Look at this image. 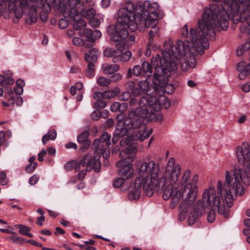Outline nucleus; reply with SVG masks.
Segmentation results:
<instances>
[{
	"label": "nucleus",
	"instance_id": "f257e3e1",
	"mask_svg": "<svg viewBox=\"0 0 250 250\" xmlns=\"http://www.w3.org/2000/svg\"><path fill=\"white\" fill-rule=\"evenodd\" d=\"M246 21V30L250 33V0H223L220 7L211 3L205 9L202 18L198 21V27L190 29L189 39L195 47L207 49L209 43L206 36L214 37V28L226 30L229 20Z\"/></svg>",
	"mask_w": 250,
	"mask_h": 250
},
{
	"label": "nucleus",
	"instance_id": "f03ea898",
	"mask_svg": "<svg viewBox=\"0 0 250 250\" xmlns=\"http://www.w3.org/2000/svg\"><path fill=\"white\" fill-rule=\"evenodd\" d=\"M158 9L157 3H150L148 0L136 5L132 1L127 2L125 7L118 10V19L115 25L108 26L107 32L111 40L114 42L125 40L128 35L127 29L135 31L138 24L147 26L157 25Z\"/></svg>",
	"mask_w": 250,
	"mask_h": 250
},
{
	"label": "nucleus",
	"instance_id": "7ed1b4c3",
	"mask_svg": "<svg viewBox=\"0 0 250 250\" xmlns=\"http://www.w3.org/2000/svg\"><path fill=\"white\" fill-rule=\"evenodd\" d=\"M226 183L229 187V190H225V195L221 197L220 195H216L215 189L213 187L204 190L203 194V201H201L205 209L215 206L217 207L218 213L223 215L225 218L229 216L230 210L225 208V204L230 208L233 204V194L243 195L244 194V188L241 183L243 180L242 171L239 167H235L230 175L227 171L225 174Z\"/></svg>",
	"mask_w": 250,
	"mask_h": 250
},
{
	"label": "nucleus",
	"instance_id": "20e7f679",
	"mask_svg": "<svg viewBox=\"0 0 250 250\" xmlns=\"http://www.w3.org/2000/svg\"><path fill=\"white\" fill-rule=\"evenodd\" d=\"M181 171L180 165L175 164V159L171 158L168 161L165 170V181L166 184L161 189H157L155 191L159 192L164 190L163 198L167 200L171 197L170 207L175 208L179 203L182 198L185 197V194L181 190L174 188L173 184L176 183L179 178Z\"/></svg>",
	"mask_w": 250,
	"mask_h": 250
},
{
	"label": "nucleus",
	"instance_id": "39448f33",
	"mask_svg": "<svg viewBox=\"0 0 250 250\" xmlns=\"http://www.w3.org/2000/svg\"><path fill=\"white\" fill-rule=\"evenodd\" d=\"M144 182V189L146 195L151 197L156 189H161L165 184V172L163 175L159 170V165L153 161L143 162L139 167V175Z\"/></svg>",
	"mask_w": 250,
	"mask_h": 250
},
{
	"label": "nucleus",
	"instance_id": "423d86ee",
	"mask_svg": "<svg viewBox=\"0 0 250 250\" xmlns=\"http://www.w3.org/2000/svg\"><path fill=\"white\" fill-rule=\"evenodd\" d=\"M88 0H53V4L59 8L63 14L74 19L76 16H81L90 19L96 14V10L89 8L85 11V5Z\"/></svg>",
	"mask_w": 250,
	"mask_h": 250
},
{
	"label": "nucleus",
	"instance_id": "0eeeda50",
	"mask_svg": "<svg viewBox=\"0 0 250 250\" xmlns=\"http://www.w3.org/2000/svg\"><path fill=\"white\" fill-rule=\"evenodd\" d=\"M191 171L189 169H187L183 174L181 181V188L185 197L181 204V206H184V208L188 209V207H191L196 200L198 188L196 183L198 180V175L194 174L192 178L191 182H189L190 177Z\"/></svg>",
	"mask_w": 250,
	"mask_h": 250
},
{
	"label": "nucleus",
	"instance_id": "6e6552de",
	"mask_svg": "<svg viewBox=\"0 0 250 250\" xmlns=\"http://www.w3.org/2000/svg\"><path fill=\"white\" fill-rule=\"evenodd\" d=\"M128 108V104L126 103H120L116 102L113 103L110 110L113 112L119 111L116 118L119 123L124 124L128 127L136 128L141 124V117L136 115L135 110H130L128 112L127 116L125 117V112Z\"/></svg>",
	"mask_w": 250,
	"mask_h": 250
},
{
	"label": "nucleus",
	"instance_id": "1a4fd4ad",
	"mask_svg": "<svg viewBox=\"0 0 250 250\" xmlns=\"http://www.w3.org/2000/svg\"><path fill=\"white\" fill-rule=\"evenodd\" d=\"M163 58V55L161 56L159 54L156 55V57H152L151 62L153 65L157 62L158 64V61L161 66L154 67V76L157 82H160L161 84H167L168 83V78L170 76V71L171 70H175L177 69L176 63L171 61L172 59H175L174 56H169L166 61H163L162 63L160 60Z\"/></svg>",
	"mask_w": 250,
	"mask_h": 250
},
{
	"label": "nucleus",
	"instance_id": "9d476101",
	"mask_svg": "<svg viewBox=\"0 0 250 250\" xmlns=\"http://www.w3.org/2000/svg\"><path fill=\"white\" fill-rule=\"evenodd\" d=\"M168 44L167 42L164 43L165 50H161V54L163 55V58L160 60L162 63L163 61H166L169 56H174L177 59H181L182 57L186 55L187 52H191L190 42L187 40L185 41H178L176 45L169 44V48L166 47Z\"/></svg>",
	"mask_w": 250,
	"mask_h": 250
},
{
	"label": "nucleus",
	"instance_id": "9b49d317",
	"mask_svg": "<svg viewBox=\"0 0 250 250\" xmlns=\"http://www.w3.org/2000/svg\"><path fill=\"white\" fill-rule=\"evenodd\" d=\"M154 80H151L150 77H147L145 81H139L138 84L139 89L143 94L148 95H158L163 87L166 84H161L160 82L157 83V81L153 76Z\"/></svg>",
	"mask_w": 250,
	"mask_h": 250
},
{
	"label": "nucleus",
	"instance_id": "f8f14e48",
	"mask_svg": "<svg viewBox=\"0 0 250 250\" xmlns=\"http://www.w3.org/2000/svg\"><path fill=\"white\" fill-rule=\"evenodd\" d=\"M81 166L86 167V171H90L93 169L95 172H99L101 168V163L99 160V155L97 156L95 153L94 156H92L90 153L85 155L75 167V171H80Z\"/></svg>",
	"mask_w": 250,
	"mask_h": 250
},
{
	"label": "nucleus",
	"instance_id": "ddd939ff",
	"mask_svg": "<svg viewBox=\"0 0 250 250\" xmlns=\"http://www.w3.org/2000/svg\"><path fill=\"white\" fill-rule=\"evenodd\" d=\"M121 159L116 165L118 168V173L121 177L126 180L132 176L134 172L132 164L133 156L128 155L127 157Z\"/></svg>",
	"mask_w": 250,
	"mask_h": 250
},
{
	"label": "nucleus",
	"instance_id": "4468645a",
	"mask_svg": "<svg viewBox=\"0 0 250 250\" xmlns=\"http://www.w3.org/2000/svg\"><path fill=\"white\" fill-rule=\"evenodd\" d=\"M156 95H152L150 97L149 104L147 105V107L144 108H135V112L136 115L141 117V125L143 122V119L147 117L148 114H154L155 112H159L162 108L161 104L160 101L156 97Z\"/></svg>",
	"mask_w": 250,
	"mask_h": 250
},
{
	"label": "nucleus",
	"instance_id": "2eb2a0df",
	"mask_svg": "<svg viewBox=\"0 0 250 250\" xmlns=\"http://www.w3.org/2000/svg\"><path fill=\"white\" fill-rule=\"evenodd\" d=\"M111 136L107 132H104L99 138L94 140L93 142V147L96 149L97 153H101L104 151L110 145Z\"/></svg>",
	"mask_w": 250,
	"mask_h": 250
},
{
	"label": "nucleus",
	"instance_id": "dca6fc26",
	"mask_svg": "<svg viewBox=\"0 0 250 250\" xmlns=\"http://www.w3.org/2000/svg\"><path fill=\"white\" fill-rule=\"evenodd\" d=\"M144 186L143 179L141 177H137L134 181V188L128 193V199L129 200H138L141 196L142 188L146 194V192L144 189Z\"/></svg>",
	"mask_w": 250,
	"mask_h": 250
},
{
	"label": "nucleus",
	"instance_id": "f3484780",
	"mask_svg": "<svg viewBox=\"0 0 250 250\" xmlns=\"http://www.w3.org/2000/svg\"><path fill=\"white\" fill-rule=\"evenodd\" d=\"M120 144L122 146H127L120 152L119 155L120 158L126 157L128 155L132 156L131 153L137 148L136 146L132 144L131 140L128 137L122 139Z\"/></svg>",
	"mask_w": 250,
	"mask_h": 250
},
{
	"label": "nucleus",
	"instance_id": "a211bd4d",
	"mask_svg": "<svg viewBox=\"0 0 250 250\" xmlns=\"http://www.w3.org/2000/svg\"><path fill=\"white\" fill-rule=\"evenodd\" d=\"M204 206V204H202L201 200L198 201L195 209L191 211L188 216V223L189 225H193L196 220L205 213L206 209L203 207Z\"/></svg>",
	"mask_w": 250,
	"mask_h": 250
},
{
	"label": "nucleus",
	"instance_id": "6ab92c4d",
	"mask_svg": "<svg viewBox=\"0 0 250 250\" xmlns=\"http://www.w3.org/2000/svg\"><path fill=\"white\" fill-rule=\"evenodd\" d=\"M236 69L239 72L238 78L241 80H244L250 75V63L246 64L244 61L239 62L236 66Z\"/></svg>",
	"mask_w": 250,
	"mask_h": 250
},
{
	"label": "nucleus",
	"instance_id": "aec40b11",
	"mask_svg": "<svg viewBox=\"0 0 250 250\" xmlns=\"http://www.w3.org/2000/svg\"><path fill=\"white\" fill-rule=\"evenodd\" d=\"M89 136V132L86 130L83 131L77 136V141L79 144H82L81 149H86L89 147L91 145V141L88 139Z\"/></svg>",
	"mask_w": 250,
	"mask_h": 250
},
{
	"label": "nucleus",
	"instance_id": "412c9836",
	"mask_svg": "<svg viewBox=\"0 0 250 250\" xmlns=\"http://www.w3.org/2000/svg\"><path fill=\"white\" fill-rule=\"evenodd\" d=\"M196 64L197 61L195 57L189 55L181 62V66L183 71H186L190 68H194Z\"/></svg>",
	"mask_w": 250,
	"mask_h": 250
},
{
	"label": "nucleus",
	"instance_id": "4be33fe9",
	"mask_svg": "<svg viewBox=\"0 0 250 250\" xmlns=\"http://www.w3.org/2000/svg\"><path fill=\"white\" fill-rule=\"evenodd\" d=\"M133 129L136 130V132H135V134H136V137L141 141H144L152 133L151 129L150 130L146 129L143 122H142L141 125L136 128H133Z\"/></svg>",
	"mask_w": 250,
	"mask_h": 250
},
{
	"label": "nucleus",
	"instance_id": "5701e85b",
	"mask_svg": "<svg viewBox=\"0 0 250 250\" xmlns=\"http://www.w3.org/2000/svg\"><path fill=\"white\" fill-rule=\"evenodd\" d=\"M12 76V72L9 70L5 71L3 75L0 74V85H12L15 82Z\"/></svg>",
	"mask_w": 250,
	"mask_h": 250
},
{
	"label": "nucleus",
	"instance_id": "b1692460",
	"mask_svg": "<svg viewBox=\"0 0 250 250\" xmlns=\"http://www.w3.org/2000/svg\"><path fill=\"white\" fill-rule=\"evenodd\" d=\"M120 66L117 64H110L104 63L102 65V69L105 75H111L114 74L119 70Z\"/></svg>",
	"mask_w": 250,
	"mask_h": 250
},
{
	"label": "nucleus",
	"instance_id": "393cba45",
	"mask_svg": "<svg viewBox=\"0 0 250 250\" xmlns=\"http://www.w3.org/2000/svg\"><path fill=\"white\" fill-rule=\"evenodd\" d=\"M16 0H10L7 2V7H8L9 13H14L15 17L17 19H19L22 17L23 12L17 9V4H16Z\"/></svg>",
	"mask_w": 250,
	"mask_h": 250
},
{
	"label": "nucleus",
	"instance_id": "a878e982",
	"mask_svg": "<svg viewBox=\"0 0 250 250\" xmlns=\"http://www.w3.org/2000/svg\"><path fill=\"white\" fill-rule=\"evenodd\" d=\"M99 55V52L97 49L95 48H91L87 53L85 54L84 60L86 62H96Z\"/></svg>",
	"mask_w": 250,
	"mask_h": 250
},
{
	"label": "nucleus",
	"instance_id": "bb28decb",
	"mask_svg": "<svg viewBox=\"0 0 250 250\" xmlns=\"http://www.w3.org/2000/svg\"><path fill=\"white\" fill-rule=\"evenodd\" d=\"M84 34L87 40L92 42L101 36V32L98 30H91V29H86L84 32Z\"/></svg>",
	"mask_w": 250,
	"mask_h": 250
},
{
	"label": "nucleus",
	"instance_id": "cd10ccee",
	"mask_svg": "<svg viewBox=\"0 0 250 250\" xmlns=\"http://www.w3.org/2000/svg\"><path fill=\"white\" fill-rule=\"evenodd\" d=\"M127 129H133V128L128 127L124 125V124L119 123V122H118L117 127L114 130V133H115V135H117L121 138L124 137L127 133Z\"/></svg>",
	"mask_w": 250,
	"mask_h": 250
},
{
	"label": "nucleus",
	"instance_id": "c85d7f7f",
	"mask_svg": "<svg viewBox=\"0 0 250 250\" xmlns=\"http://www.w3.org/2000/svg\"><path fill=\"white\" fill-rule=\"evenodd\" d=\"M144 26L146 28H152V29L149 30L148 32V34H149V36L148 40H149V42H150V43H153V38L156 36L158 37L159 36L158 33H159V28L157 27V25L147 26L146 24H143L142 25H140L139 24L138 25V27H141V28H143Z\"/></svg>",
	"mask_w": 250,
	"mask_h": 250
},
{
	"label": "nucleus",
	"instance_id": "c756f323",
	"mask_svg": "<svg viewBox=\"0 0 250 250\" xmlns=\"http://www.w3.org/2000/svg\"><path fill=\"white\" fill-rule=\"evenodd\" d=\"M57 136V132L54 129L49 130L47 133L44 135L42 138V142L43 145H45L48 140H54Z\"/></svg>",
	"mask_w": 250,
	"mask_h": 250
},
{
	"label": "nucleus",
	"instance_id": "7c9ffc66",
	"mask_svg": "<svg viewBox=\"0 0 250 250\" xmlns=\"http://www.w3.org/2000/svg\"><path fill=\"white\" fill-rule=\"evenodd\" d=\"M118 53L115 49L112 48H107L104 51V55L105 57L110 58L113 57V62H116V56L118 55Z\"/></svg>",
	"mask_w": 250,
	"mask_h": 250
},
{
	"label": "nucleus",
	"instance_id": "2f4dec72",
	"mask_svg": "<svg viewBox=\"0 0 250 250\" xmlns=\"http://www.w3.org/2000/svg\"><path fill=\"white\" fill-rule=\"evenodd\" d=\"M250 49V42H246L245 43L239 46L236 50V54L238 56H241L244 53Z\"/></svg>",
	"mask_w": 250,
	"mask_h": 250
},
{
	"label": "nucleus",
	"instance_id": "473e14b6",
	"mask_svg": "<svg viewBox=\"0 0 250 250\" xmlns=\"http://www.w3.org/2000/svg\"><path fill=\"white\" fill-rule=\"evenodd\" d=\"M132 57V53L130 51H126L122 54H118L116 56V60L117 61L127 62L129 61Z\"/></svg>",
	"mask_w": 250,
	"mask_h": 250
},
{
	"label": "nucleus",
	"instance_id": "72a5a7b5",
	"mask_svg": "<svg viewBox=\"0 0 250 250\" xmlns=\"http://www.w3.org/2000/svg\"><path fill=\"white\" fill-rule=\"evenodd\" d=\"M151 95H148L144 96L142 97L139 102L138 104L140 107H138V108H144L146 107H147V105L149 104L150 100H151L150 99Z\"/></svg>",
	"mask_w": 250,
	"mask_h": 250
},
{
	"label": "nucleus",
	"instance_id": "f704fd0d",
	"mask_svg": "<svg viewBox=\"0 0 250 250\" xmlns=\"http://www.w3.org/2000/svg\"><path fill=\"white\" fill-rule=\"evenodd\" d=\"M88 63L87 69L85 70L86 76L88 78H92L95 75V62H87Z\"/></svg>",
	"mask_w": 250,
	"mask_h": 250
},
{
	"label": "nucleus",
	"instance_id": "c9c22d12",
	"mask_svg": "<svg viewBox=\"0 0 250 250\" xmlns=\"http://www.w3.org/2000/svg\"><path fill=\"white\" fill-rule=\"evenodd\" d=\"M126 87L128 90L131 91L134 95H138L140 94V91L138 87H135L134 82L130 81L126 83Z\"/></svg>",
	"mask_w": 250,
	"mask_h": 250
},
{
	"label": "nucleus",
	"instance_id": "e433bc0d",
	"mask_svg": "<svg viewBox=\"0 0 250 250\" xmlns=\"http://www.w3.org/2000/svg\"><path fill=\"white\" fill-rule=\"evenodd\" d=\"M86 23L84 20L80 19L75 21L73 24V27L75 30H81L85 28Z\"/></svg>",
	"mask_w": 250,
	"mask_h": 250
},
{
	"label": "nucleus",
	"instance_id": "4c0bfd02",
	"mask_svg": "<svg viewBox=\"0 0 250 250\" xmlns=\"http://www.w3.org/2000/svg\"><path fill=\"white\" fill-rule=\"evenodd\" d=\"M141 67L143 73V75L147 74V73L151 74L153 72L151 65L147 62H143Z\"/></svg>",
	"mask_w": 250,
	"mask_h": 250
},
{
	"label": "nucleus",
	"instance_id": "58836bf2",
	"mask_svg": "<svg viewBox=\"0 0 250 250\" xmlns=\"http://www.w3.org/2000/svg\"><path fill=\"white\" fill-rule=\"evenodd\" d=\"M8 102L12 105L16 104L17 106H21L23 103V99L21 97L18 96L15 97L11 96V98H9Z\"/></svg>",
	"mask_w": 250,
	"mask_h": 250
},
{
	"label": "nucleus",
	"instance_id": "ea45409f",
	"mask_svg": "<svg viewBox=\"0 0 250 250\" xmlns=\"http://www.w3.org/2000/svg\"><path fill=\"white\" fill-rule=\"evenodd\" d=\"M111 82V80L104 77H99L97 80V83L101 86H107Z\"/></svg>",
	"mask_w": 250,
	"mask_h": 250
},
{
	"label": "nucleus",
	"instance_id": "a19ab883",
	"mask_svg": "<svg viewBox=\"0 0 250 250\" xmlns=\"http://www.w3.org/2000/svg\"><path fill=\"white\" fill-rule=\"evenodd\" d=\"M120 91L119 88L117 87L114 90H108L105 92L104 95L108 98H112L115 97L117 94H119Z\"/></svg>",
	"mask_w": 250,
	"mask_h": 250
},
{
	"label": "nucleus",
	"instance_id": "79ce46f5",
	"mask_svg": "<svg viewBox=\"0 0 250 250\" xmlns=\"http://www.w3.org/2000/svg\"><path fill=\"white\" fill-rule=\"evenodd\" d=\"M30 228L28 227L23 225L19 230V233L29 237H33V235L30 232Z\"/></svg>",
	"mask_w": 250,
	"mask_h": 250
},
{
	"label": "nucleus",
	"instance_id": "37998d69",
	"mask_svg": "<svg viewBox=\"0 0 250 250\" xmlns=\"http://www.w3.org/2000/svg\"><path fill=\"white\" fill-rule=\"evenodd\" d=\"M106 105V102L104 100H99L96 102L94 103L93 104V107L94 108H104Z\"/></svg>",
	"mask_w": 250,
	"mask_h": 250
},
{
	"label": "nucleus",
	"instance_id": "c03bdc74",
	"mask_svg": "<svg viewBox=\"0 0 250 250\" xmlns=\"http://www.w3.org/2000/svg\"><path fill=\"white\" fill-rule=\"evenodd\" d=\"M9 239L12 240L13 242L17 244H22L25 242V240L21 237H18L16 235H12L9 237Z\"/></svg>",
	"mask_w": 250,
	"mask_h": 250
},
{
	"label": "nucleus",
	"instance_id": "a18cd8bd",
	"mask_svg": "<svg viewBox=\"0 0 250 250\" xmlns=\"http://www.w3.org/2000/svg\"><path fill=\"white\" fill-rule=\"evenodd\" d=\"M125 181L124 179L121 177L120 178H116L113 182V186L114 188H118L123 185Z\"/></svg>",
	"mask_w": 250,
	"mask_h": 250
},
{
	"label": "nucleus",
	"instance_id": "49530a36",
	"mask_svg": "<svg viewBox=\"0 0 250 250\" xmlns=\"http://www.w3.org/2000/svg\"><path fill=\"white\" fill-rule=\"evenodd\" d=\"M101 21L100 19L95 18L94 17L89 20V24L93 28H97L100 26Z\"/></svg>",
	"mask_w": 250,
	"mask_h": 250
},
{
	"label": "nucleus",
	"instance_id": "de8ad7c7",
	"mask_svg": "<svg viewBox=\"0 0 250 250\" xmlns=\"http://www.w3.org/2000/svg\"><path fill=\"white\" fill-rule=\"evenodd\" d=\"M132 73L136 76H139L143 75L140 65H135L132 68Z\"/></svg>",
	"mask_w": 250,
	"mask_h": 250
},
{
	"label": "nucleus",
	"instance_id": "09e8293b",
	"mask_svg": "<svg viewBox=\"0 0 250 250\" xmlns=\"http://www.w3.org/2000/svg\"><path fill=\"white\" fill-rule=\"evenodd\" d=\"M76 164L77 162L76 161H70L65 164L64 168L67 171L71 170L76 166Z\"/></svg>",
	"mask_w": 250,
	"mask_h": 250
},
{
	"label": "nucleus",
	"instance_id": "8fccbe9b",
	"mask_svg": "<svg viewBox=\"0 0 250 250\" xmlns=\"http://www.w3.org/2000/svg\"><path fill=\"white\" fill-rule=\"evenodd\" d=\"M131 97V93L129 91L123 92L120 96V100L122 101H126Z\"/></svg>",
	"mask_w": 250,
	"mask_h": 250
},
{
	"label": "nucleus",
	"instance_id": "3c124183",
	"mask_svg": "<svg viewBox=\"0 0 250 250\" xmlns=\"http://www.w3.org/2000/svg\"><path fill=\"white\" fill-rule=\"evenodd\" d=\"M8 183V180L6 179V174L4 172L0 171V184L1 185H6Z\"/></svg>",
	"mask_w": 250,
	"mask_h": 250
},
{
	"label": "nucleus",
	"instance_id": "603ef678",
	"mask_svg": "<svg viewBox=\"0 0 250 250\" xmlns=\"http://www.w3.org/2000/svg\"><path fill=\"white\" fill-rule=\"evenodd\" d=\"M38 166L37 163H33V164H28L25 168V171L27 173H31L34 171Z\"/></svg>",
	"mask_w": 250,
	"mask_h": 250
},
{
	"label": "nucleus",
	"instance_id": "864d4df0",
	"mask_svg": "<svg viewBox=\"0 0 250 250\" xmlns=\"http://www.w3.org/2000/svg\"><path fill=\"white\" fill-rule=\"evenodd\" d=\"M215 218V213L214 210H210L207 217L208 221L209 223H212Z\"/></svg>",
	"mask_w": 250,
	"mask_h": 250
},
{
	"label": "nucleus",
	"instance_id": "5fc2aeb1",
	"mask_svg": "<svg viewBox=\"0 0 250 250\" xmlns=\"http://www.w3.org/2000/svg\"><path fill=\"white\" fill-rule=\"evenodd\" d=\"M107 148H105V150L102 151L101 153H97L95 151V154L97 155H99V159L101 158V155H103V157L104 158L105 160H107L109 157L110 153L109 151H106Z\"/></svg>",
	"mask_w": 250,
	"mask_h": 250
},
{
	"label": "nucleus",
	"instance_id": "6e6d98bb",
	"mask_svg": "<svg viewBox=\"0 0 250 250\" xmlns=\"http://www.w3.org/2000/svg\"><path fill=\"white\" fill-rule=\"evenodd\" d=\"M101 116V112L99 110H94L91 114V117L94 120H98Z\"/></svg>",
	"mask_w": 250,
	"mask_h": 250
},
{
	"label": "nucleus",
	"instance_id": "4d7b16f0",
	"mask_svg": "<svg viewBox=\"0 0 250 250\" xmlns=\"http://www.w3.org/2000/svg\"><path fill=\"white\" fill-rule=\"evenodd\" d=\"M59 26L61 29H65L68 26V23L65 19L62 18L59 21Z\"/></svg>",
	"mask_w": 250,
	"mask_h": 250
},
{
	"label": "nucleus",
	"instance_id": "13d9d810",
	"mask_svg": "<svg viewBox=\"0 0 250 250\" xmlns=\"http://www.w3.org/2000/svg\"><path fill=\"white\" fill-rule=\"evenodd\" d=\"M39 178V176L36 174H35L31 176L29 180V183L31 185H35L37 181H38Z\"/></svg>",
	"mask_w": 250,
	"mask_h": 250
},
{
	"label": "nucleus",
	"instance_id": "bf43d9fd",
	"mask_svg": "<svg viewBox=\"0 0 250 250\" xmlns=\"http://www.w3.org/2000/svg\"><path fill=\"white\" fill-rule=\"evenodd\" d=\"M47 154V150L43 149L38 155V160L40 162L44 160V156Z\"/></svg>",
	"mask_w": 250,
	"mask_h": 250
},
{
	"label": "nucleus",
	"instance_id": "052dcab7",
	"mask_svg": "<svg viewBox=\"0 0 250 250\" xmlns=\"http://www.w3.org/2000/svg\"><path fill=\"white\" fill-rule=\"evenodd\" d=\"M122 78V75L120 73H115L114 74H113V75L112 76V80L111 81L118 82L121 80Z\"/></svg>",
	"mask_w": 250,
	"mask_h": 250
},
{
	"label": "nucleus",
	"instance_id": "680f3d73",
	"mask_svg": "<svg viewBox=\"0 0 250 250\" xmlns=\"http://www.w3.org/2000/svg\"><path fill=\"white\" fill-rule=\"evenodd\" d=\"M222 182L220 180L218 181L217 182V194L220 195L221 197H223V195H225V192L222 194Z\"/></svg>",
	"mask_w": 250,
	"mask_h": 250
},
{
	"label": "nucleus",
	"instance_id": "e2e57ef3",
	"mask_svg": "<svg viewBox=\"0 0 250 250\" xmlns=\"http://www.w3.org/2000/svg\"><path fill=\"white\" fill-rule=\"evenodd\" d=\"M65 148L67 149L73 148L76 150L78 148L77 144L73 142H69L65 145Z\"/></svg>",
	"mask_w": 250,
	"mask_h": 250
},
{
	"label": "nucleus",
	"instance_id": "0e129e2a",
	"mask_svg": "<svg viewBox=\"0 0 250 250\" xmlns=\"http://www.w3.org/2000/svg\"><path fill=\"white\" fill-rule=\"evenodd\" d=\"M94 99L97 101L102 100L101 98L103 97V94L100 92H95L93 94Z\"/></svg>",
	"mask_w": 250,
	"mask_h": 250
},
{
	"label": "nucleus",
	"instance_id": "69168bd1",
	"mask_svg": "<svg viewBox=\"0 0 250 250\" xmlns=\"http://www.w3.org/2000/svg\"><path fill=\"white\" fill-rule=\"evenodd\" d=\"M28 0H17L16 3L19 1V6L21 9H22L28 5Z\"/></svg>",
	"mask_w": 250,
	"mask_h": 250
},
{
	"label": "nucleus",
	"instance_id": "338daca9",
	"mask_svg": "<svg viewBox=\"0 0 250 250\" xmlns=\"http://www.w3.org/2000/svg\"><path fill=\"white\" fill-rule=\"evenodd\" d=\"M73 42L76 45H81L83 43V41L79 37H74L73 39Z\"/></svg>",
	"mask_w": 250,
	"mask_h": 250
},
{
	"label": "nucleus",
	"instance_id": "774afa93",
	"mask_svg": "<svg viewBox=\"0 0 250 250\" xmlns=\"http://www.w3.org/2000/svg\"><path fill=\"white\" fill-rule=\"evenodd\" d=\"M242 90L245 92H249L250 91V83L248 82L241 86Z\"/></svg>",
	"mask_w": 250,
	"mask_h": 250
}]
</instances>
